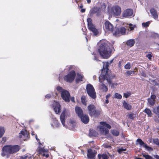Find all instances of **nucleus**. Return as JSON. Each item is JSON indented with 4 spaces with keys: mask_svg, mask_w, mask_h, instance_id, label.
I'll list each match as a JSON object with an SVG mask.
<instances>
[{
    "mask_svg": "<svg viewBox=\"0 0 159 159\" xmlns=\"http://www.w3.org/2000/svg\"><path fill=\"white\" fill-rule=\"evenodd\" d=\"M83 76L80 74H78L75 80L76 83H78L80 81H83Z\"/></svg>",
    "mask_w": 159,
    "mask_h": 159,
    "instance_id": "b1692460",
    "label": "nucleus"
},
{
    "mask_svg": "<svg viewBox=\"0 0 159 159\" xmlns=\"http://www.w3.org/2000/svg\"><path fill=\"white\" fill-rule=\"evenodd\" d=\"M153 143L156 145H159V139H153Z\"/></svg>",
    "mask_w": 159,
    "mask_h": 159,
    "instance_id": "c03bdc74",
    "label": "nucleus"
},
{
    "mask_svg": "<svg viewBox=\"0 0 159 159\" xmlns=\"http://www.w3.org/2000/svg\"><path fill=\"white\" fill-rule=\"evenodd\" d=\"M35 138H36V139L37 140V142H38L40 144H41V143L40 142V140L38 138L37 135H35Z\"/></svg>",
    "mask_w": 159,
    "mask_h": 159,
    "instance_id": "680f3d73",
    "label": "nucleus"
},
{
    "mask_svg": "<svg viewBox=\"0 0 159 159\" xmlns=\"http://www.w3.org/2000/svg\"><path fill=\"white\" fill-rule=\"evenodd\" d=\"M123 95L124 97L127 98L131 95V93H130L128 92L127 93H124Z\"/></svg>",
    "mask_w": 159,
    "mask_h": 159,
    "instance_id": "49530a36",
    "label": "nucleus"
},
{
    "mask_svg": "<svg viewBox=\"0 0 159 159\" xmlns=\"http://www.w3.org/2000/svg\"><path fill=\"white\" fill-rule=\"evenodd\" d=\"M148 102L151 106H153L155 103L156 100L152 98H148Z\"/></svg>",
    "mask_w": 159,
    "mask_h": 159,
    "instance_id": "7c9ffc66",
    "label": "nucleus"
},
{
    "mask_svg": "<svg viewBox=\"0 0 159 159\" xmlns=\"http://www.w3.org/2000/svg\"><path fill=\"white\" fill-rule=\"evenodd\" d=\"M76 76V73L74 70L69 72L68 74L64 76V79L66 82L72 83L75 80Z\"/></svg>",
    "mask_w": 159,
    "mask_h": 159,
    "instance_id": "0eeeda50",
    "label": "nucleus"
},
{
    "mask_svg": "<svg viewBox=\"0 0 159 159\" xmlns=\"http://www.w3.org/2000/svg\"><path fill=\"white\" fill-rule=\"evenodd\" d=\"M90 12L91 15L96 13L97 16H99L101 15V9L100 7H94L91 9Z\"/></svg>",
    "mask_w": 159,
    "mask_h": 159,
    "instance_id": "9b49d317",
    "label": "nucleus"
},
{
    "mask_svg": "<svg viewBox=\"0 0 159 159\" xmlns=\"http://www.w3.org/2000/svg\"><path fill=\"white\" fill-rule=\"evenodd\" d=\"M150 11L151 14L153 16V18L154 19H158V15H157V12L156 10L153 8H152L150 9Z\"/></svg>",
    "mask_w": 159,
    "mask_h": 159,
    "instance_id": "aec40b11",
    "label": "nucleus"
},
{
    "mask_svg": "<svg viewBox=\"0 0 159 159\" xmlns=\"http://www.w3.org/2000/svg\"><path fill=\"white\" fill-rule=\"evenodd\" d=\"M104 27L107 31L111 32H113L114 29L113 25L108 20L105 22Z\"/></svg>",
    "mask_w": 159,
    "mask_h": 159,
    "instance_id": "ddd939ff",
    "label": "nucleus"
},
{
    "mask_svg": "<svg viewBox=\"0 0 159 159\" xmlns=\"http://www.w3.org/2000/svg\"><path fill=\"white\" fill-rule=\"evenodd\" d=\"M134 70L132 71L127 70L126 72L125 75L126 76H129L130 75H132V74H134Z\"/></svg>",
    "mask_w": 159,
    "mask_h": 159,
    "instance_id": "f704fd0d",
    "label": "nucleus"
},
{
    "mask_svg": "<svg viewBox=\"0 0 159 159\" xmlns=\"http://www.w3.org/2000/svg\"><path fill=\"white\" fill-rule=\"evenodd\" d=\"M144 111L148 115V116L151 117L152 116V112L149 109L146 108Z\"/></svg>",
    "mask_w": 159,
    "mask_h": 159,
    "instance_id": "2f4dec72",
    "label": "nucleus"
},
{
    "mask_svg": "<svg viewBox=\"0 0 159 159\" xmlns=\"http://www.w3.org/2000/svg\"><path fill=\"white\" fill-rule=\"evenodd\" d=\"M65 111H63L60 115V119L62 124L64 126H65Z\"/></svg>",
    "mask_w": 159,
    "mask_h": 159,
    "instance_id": "412c9836",
    "label": "nucleus"
},
{
    "mask_svg": "<svg viewBox=\"0 0 159 159\" xmlns=\"http://www.w3.org/2000/svg\"><path fill=\"white\" fill-rule=\"evenodd\" d=\"M100 89L102 90L103 91L106 92L108 91V88L104 83H102L100 86Z\"/></svg>",
    "mask_w": 159,
    "mask_h": 159,
    "instance_id": "bb28decb",
    "label": "nucleus"
},
{
    "mask_svg": "<svg viewBox=\"0 0 159 159\" xmlns=\"http://www.w3.org/2000/svg\"><path fill=\"white\" fill-rule=\"evenodd\" d=\"M57 89L58 91L61 92V93H62V92H63L64 90H65L62 89V88L60 86H57Z\"/></svg>",
    "mask_w": 159,
    "mask_h": 159,
    "instance_id": "a18cd8bd",
    "label": "nucleus"
},
{
    "mask_svg": "<svg viewBox=\"0 0 159 159\" xmlns=\"http://www.w3.org/2000/svg\"><path fill=\"white\" fill-rule=\"evenodd\" d=\"M75 110L76 114L79 118L83 115V110L80 107L76 106L75 107Z\"/></svg>",
    "mask_w": 159,
    "mask_h": 159,
    "instance_id": "f3484780",
    "label": "nucleus"
},
{
    "mask_svg": "<svg viewBox=\"0 0 159 159\" xmlns=\"http://www.w3.org/2000/svg\"><path fill=\"white\" fill-rule=\"evenodd\" d=\"M143 156L145 159H154L153 157L148 154H143Z\"/></svg>",
    "mask_w": 159,
    "mask_h": 159,
    "instance_id": "ea45409f",
    "label": "nucleus"
},
{
    "mask_svg": "<svg viewBox=\"0 0 159 159\" xmlns=\"http://www.w3.org/2000/svg\"><path fill=\"white\" fill-rule=\"evenodd\" d=\"M80 118L81 119V121L85 124H87L89 122V117L87 115L83 114Z\"/></svg>",
    "mask_w": 159,
    "mask_h": 159,
    "instance_id": "dca6fc26",
    "label": "nucleus"
},
{
    "mask_svg": "<svg viewBox=\"0 0 159 159\" xmlns=\"http://www.w3.org/2000/svg\"><path fill=\"white\" fill-rule=\"evenodd\" d=\"M111 133L113 135L115 136H118L119 134V132L118 131L115 129L112 130Z\"/></svg>",
    "mask_w": 159,
    "mask_h": 159,
    "instance_id": "72a5a7b5",
    "label": "nucleus"
},
{
    "mask_svg": "<svg viewBox=\"0 0 159 159\" xmlns=\"http://www.w3.org/2000/svg\"><path fill=\"white\" fill-rule=\"evenodd\" d=\"M112 10L114 14L116 16H119L121 12L120 7L118 6H115L112 7Z\"/></svg>",
    "mask_w": 159,
    "mask_h": 159,
    "instance_id": "2eb2a0df",
    "label": "nucleus"
},
{
    "mask_svg": "<svg viewBox=\"0 0 159 159\" xmlns=\"http://www.w3.org/2000/svg\"><path fill=\"white\" fill-rule=\"evenodd\" d=\"M88 25V28L91 26V25H93L92 24V20L91 18H89L87 19Z\"/></svg>",
    "mask_w": 159,
    "mask_h": 159,
    "instance_id": "4c0bfd02",
    "label": "nucleus"
},
{
    "mask_svg": "<svg viewBox=\"0 0 159 159\" xmlns=\"http://www.w3.org/2000/svg\"><path fill=\"white\" fill-rule=\"evenodd\" d=\"M111 95L110 94H107L106 96V98L107 99L111 96Z\"/></svg>",
    "mask_w": 159,
    "mask_h": 159,
    "instance_id": "e2e57ef3",
    "label": "nucleus"
},
{
    "mask_svg": "<svg viewBox=\"0 0 159 159\" xmlns=\"http://www.w3.org/2000/svg\"><path fill=\"white\" fill-rule=\"evenodd\" d=\"M85 11V10L84 9H82L81 10V12H84Z\"/></svg>",
    "mask_w": 159,
    "mask_h": 159,
    "instance_id": "338daca9",
    "label": "nucleus"
},
{
    "mask_svg": "<svg viewBox=\"0 0 159 159\" xmlns=\"http://www.w3.org/2000/svg\"><path fill=\"white\" fill-rule=\"evenodd\" d=\"M98 51L103 58L107 59L109 58L111 56L112 52L115 51L113 46L110 47L104 41H100L98 43Z\"/></svg>",
    "mask_w": 159,
    "mask_h": 159,
    "instance_id": "f257e3e1",
    "label": "nucleus"
},
{
    "mask_svg": "<svg viewBox=\"0 0 159 159\" xmlns=\"http://www.w3.org/2000/svg\"><path fill=\"white\" fill-rule=\"evenodd\" d=\"M88 113L91 116L98 117L100 114L101 111L96 109L95 106L90 104L87 107Z\"/></svg>",
    "mask_w": 159,
    "mask_h": 159,
    "instance_id": "39448f33",
    "label": "nucleus"
},
{
    "mask_svg": "<svg viewBox=\"0 0 159 159\" xmlns=\"http://www.w3.org/2000/svg\"><path fill=\"white\" fill-rule=\"evenodd\" d=\"M103 63V67L101 70V73L99 77V81L102 83L106 80L109 84H112L111 77L108 73L109 63L108 62Z\"/></svg>",
    "mask_w": 159,
    "mask_h": 159,
    "instance_id": "7ed1b4c3",
    "label": "nucleus"
},
{
    "mask_svg": "<svg viewBox=\"0 0 159 159\" xmlns=\"http://www.w3.org/2000/svg\"><path fill=\"white\" fill-rule=\"evenodd\" d=\"M133 14V10L132 9H127L123 11L122 13V16L124 17L130 16H132Z\"/></svg>",
    "mask_w": 159,
    "mask_h": 159,
    "instance_id": "4468645a",
    "label": "nucleus"
},
{
    "mask_svg": "<svg viewBox=\"0 0 159 159\" xmlns=\"http://www.w3.org/2000/svg\"><path fill=\"white\" fill-rule=\"evenodd\" d=\"M138 143L140 146H142L143 147L145 148L148 151H152L153 150V149L152 148L148 146L147 144L145 143L141 139H137L136 144H138Z\"/></svg>",
    "mask_w": 159,
    "mask_h": 159,
    "instance_id": "1a4fd4ad",
    "label": "nucleus"
},
{
    "mask_svg": "<svg viewBox=\"0 0 159 159\" xmlns=\"http://www.w3.org/2000/svg\"><path fill=\"white\" fill-rule=\"evenodd\" d=\"M103 63V67L101 70V73L99 77V81L102 83L106 80L109 84H112L111 77L108 73L109 63L108 62Z\"/></svg>",
    "mask_w": 159,
    "mask_h": 159,
    "instance_id": "f03ea898",
    "label": "nucleus"
},
{
    "mask_svg": "<svg viewBox=\"0 0 159 159\" xmlns=\"http://www.w3.org/2000/svg\"><path fill=\"white\" fill-rule=\"evenodd\" d=\"M54 110L57 114H59L61 111V106L60 104L54 100L52 104Z\"/></svg>",
    "mask_w": 159,
    "mask_h": 159,
    "instance_id": "6e6552de",
    "label": "nucleus"
},
{
    "mask_svg": "<svg viewBox=\"0 0 159 159\" xmlns=\"http://www.w3.org/2000/svg\"><path fill=\"white\" fill-rule=\"evenodd\" d=\"M127 116L128 118L131 120H134V118L135 117V114L134 113H130L128 114Z\"/></svg>",
    "mask_w": 159,
    "mask_h": 159,
    "instance_id": "e433bc0d",
    "label": "nucleus"
},
{
    "mask_svg": "<svg viewBox=\"0 0 159 159\" xmlns=\"http://www.w3.org/2000/svg\"><path fill=\"white\" fill-rule=\"evenodd\" d=\"M54 122L56 124H57V125H58V121L56 120V118H55L54 120Z\"/></svg>",
    "mask_w": 159,
    "mask_h": 159,
    "instance_id": "13d9d810",
    "label": "nucleus"
},
{
    "mask_svg": "<svg viewBox=\"0 0 159 159\" xmlns=\"http://www.w3.org/2000/svg\"><path fill=\"white\" fill-rule=\"evenodd\" d=\"M130 63L129 62H128L125 66V69H129L130 68Z\"/></svg>",
    "mask_w": 159,
    "mask_h": 159,
    "instance_id": "37998d69",
    "label": "nucleus"
},
{
    "mask_svg": "<svg viewBox=\"0 0 159 159\" xmlns=\"http://www.w3.org/2000/svg\"><path fill=\"white\" fill-rule=\"evenodd\" d=\"M70 100L72 102H75V98L74 97H71L70 98Z\"/></svg>",
    "mask_w": 159,
    "mask_h": 159,
    "instance_id": "4d7b16f0",
    "label": "nucleus"
},
{
    "mask_svg": "<svg viewBox=\"0 0 159 159\" xmlns=\"http://www.w3.org/2000/svg\"><path fill=\"white\" fill-rule=\"evenodd\" d=\"M19 134L20 138H22L24 141L27 140L29 138V134L26 130H21Z\"/></svg>",
    "mask_w": 159,
    "mask_h": 159,
    "instance_id": "f8f14e48",
    "label": "nucleus"
},
{
    "mask_svg": "<svg viewBox=\"0 0 159 159\" xmlns=\"http://www.w3.org/2000/svg\"><path fill=\"white\" fill-rule=\"evenodd\" d=\"M114 98L118 99H120L122 98V95L118 93H116L114 95Z\"/></svg>",
    "mask_w": 159,
    "mask_h": 159,
    "instance_id": "58836bf2",
    "label": "nucleus"
},
{
    "mask_svg": "<svg viewBox=\"0 0 159 159\" xmlns=\"http://www.w3.org/2000/svg\"><path fill=\"white\" fill-rule=\"evenodd\" d=\"M149 98H152V99H153L154 100H155V99L156 98V96L155 95H152Z\"/></svg>",
    "mask_w": 159,
    "mask_h": 159,
    "instance_id": "3c124183",
    "label": "nucleus"
},
{
    "mask_svg": "<svg viewBox=\"0 0 159 159\" xmlns=\"http://www.w3.org/2000/svg\"><path fill=\"white\" fill-rule=\"evenodd\" d=\"M86 89L88 95L92 98L95 99L96 98V93L93 86L90 84H88Z\"/></svg>",
    "mask_w": 159,
    "mask_h": 159,
    "instance_id": "423d86ee",
    "label": "nucleus"
},
{
    "mask_svg": "<svg viewBox=\"0 0 159 159\" xmlns=\"http://www.w3.org/2000/svg\"><path fill=\"white\" fill-rule=\"evenodd\" d=\"M155 158L156 159H159V156L157 155H156L155 156Z\"/></svg>",
    "mask_w": 159,
    "mask_h": 159,
    "instance_id": "0e129e2a",
    "label": "nucleus"
},
{
    "mask_svg": "<svg viewBox=\"0 0 159 159\" xmlns=\"http://www.w3.org/2000/svg\"><path fill=\"white\" fill-rule=\"evenodd\" d=\"M89 30L92 31L94 35H97L98 33V30L95 27L94 25H91L90 27H88Z\"/></svg>",
    "mask_w": 159,
    "mask_h": 159,
    "instance_id": "6ab92c4d",
    "label": "nucleus"
},
{
    "mask_svg": "<svg viewBox=\"0 0 159 159\" xmlns=\"http://www.w3.org/2000/svg\"><path fill=\"white\" fill-rule=\"evenodd\" d=\"M89 134L91 136H96L98 135V134L95 130L90 129Z\"/></svg>",
    "mask_w": 159,
    "mask_h": 159,
    "instance_id": "cd10ccee",
    "label": "nucleus"
},
{
    "mask_svg": "<svg viewBox=\"0 0 159 159\" xmlns=\"http://www.w3.org/2000/svg\"><path fill=\"white\" fill-rule=\"evenodd\" d=\"M5 133V129L3 127H0V138H1Z\"/></svg>",
    "mask_w": 159,
    "mask_h": 159,
    "instance_id": "473e14b6",
    "label": "nucleus"
},
{
    "mask_svg": "<svg viewBox=\"0 0 159 159\" xmlns=\"http://www.w3.org/2000/svg\"><path fill=\"white\" fill-rule=\"evenodd\" d=\"M114 34L116 36H118L120 34V29L117 28V29H116V30Z\"/></svg>",
    "mask_w": 159,
    "mask_h": 159,
    "instance_id": "a19ab883",
    "label": "nucleus"
},
{
    "mask_svg": "<svg viewBox=\"0 0 159 159\" xmlns=\"http://www.w3.org/2000/svg\"><path fill=\"white\" fill-rule=\"evenodd\" d=\"M104 134L105 135L108 134L109 133V130L108 129H106L104 131Z\"/></svg>",
    "mask_w": 159,
    "mask_h": 159,
    "instance_id": "603ef678",
    "label": "nucleus"
},
{
    "mask_svg": "<svg viewBox=\"0 0 159 159\" xmlns=\"http://www.w3.org/2000/svg\"><path fill=\"white\" fill-rule=\"evenodd\" d=\"M125 149H124L122 148H119L118 150V152L119 153H120L122 151H125Z\"/></svg>",
    "mask_w": 159,
    "mask_h": 159,
    "instance_id": "8fccbe9b",
    "label": "nucleus"
},
{
    "mask_svg": "<svg viewBox=\"0 0 159 159\" xmlns=\"http://www.w3.org/2000/svg\"><path fill=\"white\" fill-rule=\"evenodd\" d=\"M81 101L82 103L84 105L86 106L87 105V101L86 99V97L85 96L83 95L81 96Z\"/></svg>",
    "mask_w": 159,
    "mask_h": 159,
    "instance_id": "c85d7f7f",
    "label": "nucleus"
},
{
    "mask_svg": "<svg viewBox=\"0 0 159 159\" xmlns=\"http://www.w3.org/2000/svg\"><path fill=\"white\" fill-rule=\"evenodd\" d=\"M150 24L149 21H148L145 23H142V25L145 27H148Z\"/></svg>",
    "mask_w": 159,
    "mask_h": 159,
    "instance_id": "79ce46f5",
    "label": "nucleus"
},
{
    "mask_svg": "<svg viewBox=\"0 0 159 159\" xmlns=\"http://www.w3.org/2000/svg\"><path fill=\"white\" fill-rule=\"evenodd\" d=\"M87 156L88 158L92 159L95 157V154L92 151L91 148H89L88 150Z\"/></svg>",
    "mask_w": 159,
    "mask_h": 159,
    "instance_id": "a211bd4d",
    "label": "nucleus"
},
{
    "mask_svg": "<svg viewBox=\"0 0 159 159\" xmlns=\"http://www.w3.org/2000/svg\"><path fill=\"white\" fill-rule=\"evenodd\" d=\"M102 131H104V130L106 129L105 128L104 126H101L99 128Z\"/></svg>",
    "mask_w": 159,
    "mask_h": 159,
    "instance_id": "864d4df0",
    "label": "nucleus"
},
{
    "mask_svg": "<svg viewBox=\"0 0 159 159\" xmlns=\"http://www.w3.org/2000/svg\"><path fill=\"white\" fill-rule=\"evenodd\" d=\"M120 29V33L121 35H124L125 33V28L123 27H121Z\"/></svg>",
    "mask_w": 159,
    "mask_h": 159,
    "instance_id": "c9c22d12",
    "label": "nucleus"
},
{
    "mask_svg": "<svg viewBox=\"0 0 159 159\" xmlns=\"http://www.w3.org/2000/svg\"><path fill=\"white\" fill-rule=\"evenodd\" d=\"M98 157L99 159H108L109 157L106 153H103L102 154H98Z\"/></svg>",
    "mask_w": 159,
    "mask_h": 159,
    "instance_id": "393cba45",
    "label": "nucleus"
},
{
    "mask_svg": "<svg viewBox=\"0 0 159 159\" xmlns=\"http://www.w3.org/2000/svg\"><path fill=\"white\" fill-rule=\"evenodd\" d=\"M43 157L45 156L46 157L48 158L49 157V154H45L44 153L43 154Z\"/></svg>",
    "mask_w": 159,
    "mask_h": 159,
    "instance_id": "052dcab7",
    "label": "nucleus"
},
{
    "mask_svg": "<svg viewBox=\"0 0 159 159\" xmlns=\"http://www.w3.org/2000/svg\"><path fill=\"white\" fill-rule=\"evenodd\" d=\"M135 43V41L134 39H130L127 41L126 44L127 46L132 47L134 45Z\"/></svg>",
    "mask_w": 159,
    "mask_h": 159,
    "instance_id": "4be33fe9",
    "label": "nucleus"
},
{
    "mask_svg": "<svg viewBox=\"0 0 159 159\" xmlns=\"http://www.w3.org/2000/svg\"><path fill=\"white\" fill-rule=\"evenodd\" d=\"M146 57H148L149 59L150 60H151L152 59V55L151 54H150V53H148L146 55Z\"/></svg>",
    "mask_w": 159,
    "mask_h": 159,
    "instance_id": "09e8293b",
    "label": "nucleus"
},
{
    "mask_svg": "<svg viewBox=\"0 0 159 159\" xmlns=\"http://www.w3.org/2000/svg\"><path fill=\"white\" fill-rule=\"evenodd\" d=\"M100 124L104 126L108 129H110L111 128V127L110 125L107 123L105 122L102 121L100 122Z\"/></svg>",
    "mask_w": 159,
    "mask_h": 159,
    "instance_id": "a878e982",
    "label": "nucleus"
},
{
    "mask_svg": "<svg viewBox=\"0 0 159 159\" xmlns=\"http://www.w3.org/2000/svg\"><path fill=\"white\" fill-rule=\"evenodd\" d=\"M141 75L142 76L144 77H146V73L143 72H142L141 73Z\"/></svg>",
    "mask_w": 159,
    "mask_h": 159,
    "instance_id": "6e6d98bb",
    "label": "nucleus"
},
{
    "mask_svg": "<svg viewBox=\"0 0 159 159\" xmlns=\"http://www.w3.org/2000/svg\"><path fill=\"white\" fill-rule=\"evenodd\" d=\"M130 30H133L134 29V27L133 26H131L130 27Z\"/></svg>",
    "mask_w": 159,
    "mask_h": 159,
    "instance_id": "69168bd1",
    "label": "nucleus"
},
{
    "mask_svg": "<svg viewBox=\"0 0 159 159\" xmlns=\"http://www.w3.org/2000/svg\"><path fill=\"white\" fill-rule=\"evenodd\" d=\"M51 97V95L50 94H48L45 96V98H49Z\"/></svg>",
    "mask_w": 159,
    "mask_h": 159,
    "instance_id": "5fc2aeb1",
    "label": "nucleus"
},
{
    "mask_svg": "<svg viewBox=\"0 0 159 159\" xmlns=\"http://www.w3.org/2000/svg\"><path fill=\"white\" fill-rule=\"evenodd\" d=\"M156 113L157 115V116L159 118V105L157 107Z\"/></svg>",
    "mask_w": 159,
    "mask_h": 159,
    "instance_id": "de8ad7c7",
    "label": "nucleus"
},
{
    "mask_svg": "<svg viewBox=\"0 0 159 159\" xmlns=\"http://www.w3.org/2000/svg\"><path fill=\"white\" fill-rule=\"evenodd\" d=\"M121 63L122 61H119V62L118 63V65L119 67L120 68L121 67Z\"/></svg>",
    "mask_w": 159,
    "mask_h": 159,
    "instance_id": "bf43d9fd",
    "label": "nucleus"
},
{
    "mask_svg": "<svg viewBox=\"0 0 159 159\" xmlns=\"http://www.w3.org/2000/svg\"><path fill=\"white\" fill-rule=\"evenodd\" d=\"M154 85L158 86L159 87V84L156 82H155Z\"/></svg>",
    "mask_w": 159,
    "mask_h": 159,
    "instance_id": "774afa93",
    "label": "nucleus"
},
{
    "mask_svg": "<svg viewBox=\"0 0 159 159\" xmlns=\"http://www.w3.org/2000/svg\"><path fill=\"white\" fill-rule=\"evenodd\" d=\"M61 97L66 102H69L70 101V94L69 92L66 90H64L61 93Z\"/></svg>",
    "mask_w": 159,
    "mask_h": 159,
    "instance_id": "9d476101",
    "label": "nucleus"
},
{
    "mask_svg": "<svg viewBox=\"0 0 159 159\" xmlns=\"http://www.w3.org/2000/svg\"><path fill=\"white\" fill-rule=\"evenodd\" d=\"M21 147L18 145H6L2 148L1 153L2 157L7 156L10 154H13L18 152Z\"/></svg>",
    "mask_w": 159,
    "mask_h": 159,
    "instance_id": "20e7f679",
    "label": "nucleus"
},
{
    "mask_svg": "<svg viewBox=\"0 0 159 159\" xmlns=\"http://www.w3.org/2000/svg\"><path fill=\"white\" fill-rule=\"evenodd\" d=\"M31 157L30 155L27 154L24 156H22L20 157V159H29Z\"/></svg>",
    "mask_w": 159,
    "mask_h": 159,
    "instance_id": "c756f323",
    "label": "nucleus"
},
{
    "mask_svg": "<svg viewBox=\"0 0 159 159\" xmlns=\"http://www.w3.org/2000/svg\"><path fill=\"white\" fill-rule=\"evenodd\" d=\"M124 108L128 110H130L132 109V106L124 101L123 103Z\"/></svg>",
    "mask_w": 159,
    "mask_h": 159,
    "instance_id": "5701e85b",
    "label": "nucleus"
}]
</instances>
